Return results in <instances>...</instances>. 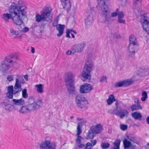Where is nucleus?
<instances>
[{"label":"nucleus","instance_id":"1","mask_svg":"<svg viewBox=\"0 0 149 149\" xmlns=\"http://www.w3.org/2000/svg\"><path fill=\"white\" fill-rule=\"evenodd\" d=\"M26 9L25 6H17L16 3L13 2L8 9L9 13L3 14L1 18L6 23L9 22L11 19L15 24L20 26L24 23V19H27Z\"/></svg>","mask_w":149,"mask_h":149},{"label":"nucleus","instance_id":"2","mask_svg":"<svg viewBox=\"0 0 149 149\" xmlns=\"http://www.w3.org/2000/svg\"><path fill=\"white\" fill-rule=\"evenodd\" d=\"M107 1V0H100L99 2L98 1V4L97 7L100 10H102V17L103 21L105 23L108 24L110 21L111 18L108 10L104 7L106 6V3Z\"/></svg>","mask_w":149,"mask_h":149},{"label":"nucleus","instance_id":"3","mask_svg":"<svg viewBox=\"0 0 149 149\" xmlns=\"http://www.w3.org/2000/svg\"><path fill=\"white\" fill-rule=\"evenodd\" d=\"M93 63L90 59L86 61L85 66L81 74L82 76L84 79H90L91 77V72L92 70Z\"/></svg>","mask_w":149,"mask_h":149},{"label":"nucleus","instance_id":"4","mask_svg":"<svg viewBox=\"0 0 149 149\" xmlns=\"http://www.w3.org/2000/svg\"><path fill=\"white\" fill-rule=\"evenodd\" d=\"M66 76L67 78L65 79V81L67 86L70 93L72 94L75 91L74 83V76L71 72L68 73Z\"/></svg>","mask_w":149,"mask_h":149},{"label":"nucleus","instance_id":"5","mask_svg":"<svg viewBox=\"0 0 149 149\" xmlns=\"http://www.w3.org/2000/svg\"><path fill=\"white\" fill-rule=\"evenodd\" d=\"M51 12V10H49V8L48 7H46L40 15L39 14L36 15V21L39 22L42 20L46 19L47 18H48V19L46 21L48 22H51V20L49 18Z\"/></svg>","mask_w":149,"mask_h":149},{"label":"nucleus","instance_id":"6","mask_svg":"<svg viewBox=\"0 0 149 149\" xmlns=\"http://www.w3.org/2000/svg\"><path fill=\"white\" fill-rule=\"evenodd\" d=\"M40 148L42 149H55L56 145L54 143L51 141V138L46 137L45 140L42 141L39 145Z\"/></svg>","mask_w":149,"mask_h":149},{"label":"nucleus","instance_id":"7","mask_svg":"<svg viewBox=\"0 0 149 149\" xmlns=\"http://www.w3.org/2000/svg\"><path fill=\"white\" fill-rule=\"evenodd\" d=\"M16 77L15 83L14 88L13 87L14 94L19 93L21 91L22 88L21 84H23L24 83V80L22 76L17 74Z\"/></svg>","mask_w":149,"mask_h":149},{"label":"nucleus","instance_id":"8","mask_svg":"<svg viewBox=\"0 0 149 149\" xmlns=\"http://www.w3.org/2000/svg\"><path fill=\"white\" fill-rule=\"evenodd\" d=\"M76 102L77 106L81 108L87 107L88 103L86 99L80 95H78L76 97Z\"/></svg>","mask_w":149,"mask_h":149},{"label":"nucleus","instance_id":"9","mask_svg":"<svg viewBox=\"0 0 149 149\" xmlns=\"http://www.w3.org/2000/svg\"><path fill=\"white\" fill-rule=\"evenodd\" d=\"M95 13L94 10L91 8L87 11L86 16V18L85 19V23L87 26L90 25L93 21V14Z\"/></svg>","mask_w":149,"mask_h":149},{"label":"nucleus","instance_id":"10","mask_svg":"<svg viewBox=\"0 0 149 149\" xmlns=\"http://www.w3.org/2000/svg\"><path fill=\"white\" fill-rule=\"evenodd\" d=\"M12 56H7L4 63L2 64L0 70L2 71L3 73H6V71L12 67V65L8 64V63H11L12 62L11 59Z\"/></svg>","mask_w":149,"mask_h":149},{"label":"nucleus","instance_id":"11","mask_svg":"<svg viewBox=\"0 0 149 149\" xmlns=\"http://www.w3.org/2000/svg\"><path fill=\"white\" fill-rule=\"evenodd\" d=\"M80 89V93H89L93 89V86L90 84L86 83L81 85Z\"/></svg>","mask_w":149,"mask_h":149},{"label":"nucleus","instance_id":"12","mask_svg":"<svg viewBox=\"0 0 149 149\" xmlns=\"http://www.w3.org/2000/svg\"><path fill=\"white\" fill-rule=\"evenodd\" d=\"M86 46V43L83 42L77 45H74L72 48V50L74 53H81L84 49Z\"/></svg>","mask_w":149,"mask_h":149},{"label":"nucleus","instance_id":"13","mask_svg":"<svg viewBox=\"0 0 149 149\" xmlns=\"http://www.w3.org/2000/svg\"><path fill=\"white\" fill-rule=\"evenodd\" d=\"M148 17L146 15H143L141 16V21L143 28L145 30V29H148L147 28L148 26V24L149 22L147 20Z\"/></svg>","mask_w":149,"mask_h":149},{"label":"nucleus","instance_id":"14","mask_svg":"<svg viewBox=\"0 0 149 149\" xmlns=\"http://www.w3.org/2000/svg\"><path fill=\"white\" fill-rule=\"evenodd\" d=\"M115 114L119 116L120 118H123L127 116L128 112L126 110L122 109L120 111H117V112H114Z\"/></svg>","mask_w":149,"mask_h":149},{"label":"nucleus","instance_id":"15","mask_svg":"<svg viewBox=\"0 0 149 149\" xmlns=\"http://www.w3.org/2000/svg\"><path fill=\"white\" fill-rule=\"evenodd\" d=\"M91 129L93 131V133L95 134H98L101 132L103 128L102 126L100 124H99L92 126Z\"/></svg>","mask_w":149,"mask_h":149},{"label":"nucleus","instance_id":"16","mask_svg":"<svg viewBox=\"0 0 149 149\" xmlns=\"http://www.w3.org/2000/svg\"><path fill=\"white\" fill-rule=\"evenodd\" d=\"M65 25L63 24H57L56 29L59 33L57 34V36L60 37L63 35V33L64 29L65 28Z\"/></svg>","mask_w":149,"mask_h":149},{"label":"nucleus","instance_id":"17","mask_svg":"<svg viewBox=\"0 0 149 149\" xmlns=\"http://www.w3.org/2000/svg\"><path fill=\"white\" fill-rule=\"evenodd\" d=\"M139 44H129L128 46V49L130 53L133 54L136 52L139 49Z\"/></svg>","mask_w":149,"mask_h":149},{"label":"nucleus","instance_id":"18","mask_svg":"<svg viewBox=\"0 0 149 149\" xmlns=\"http://www.w3.org/2000/svg\"><path fill=\"white\" fill-rule=\"evenodd\" d=\"M63 8L65 10L69 9L71 7L70 0H61Z\"/></svg>","mask_w":149,"mask_h":149},{"label":"nucleus","instance_id":"19","mask_svg":"<svg viewBox=\"0 0 149 149\" xmlns=\"http://www.w3.org/2000/svg\"><path fill=\"white\" fill-rule=\"evenodd\" d=\"M8 92L6 96L9 98L12 99L13 97V86H10L7 88Z\"/></svg>","mask_w":149,"mask_h":149},{"label":"nucleus","instance_id":"20","mask_svg":"<svg viewBox=\"0 0 149 149\" xmlns=\"http://www.w3.org/2000/svg\"><path fill=\"white\" fill-rule=\"evenodd\" d=\"M133 9L134 12L136 15H138L141 12V5H133Z\"/></svg>","mask_w":149,"mask_h":149},{"label":"nucleus","instance_id":"21","mask_svg":"<svg viewBox=\"0 0 149 149\" xmlns=\"http://www.w3.org/2000/svg\"><path fill=\"white\" fill-rule=\"evenodd\" d=\"M35 87L37 92L39 93H42L44 92V85L42 84H36Z\"/></svg>","mask_w":149,"mask_h":149},{"label":"nucleus","instance_id":"22","mask_svg":"<svg viewBox=\"0 0 149 149\" xmlns=\"http://www.w3.org/2000/svg\"><path fill=\"white\" fill-rule=\"evenodd\" d=\"M14 104L17 105H22L24 103V100L23 98L18 100L13 99L12 100Z\"/></svg>","mask_w":149,"mask_h":149},{"label":"nucleus","instance_id":"23","mask_svg":"<svg viewBox=\"0 0 149 149\" xmlns=\"http://www.w3.org/2000/svg\"><path fill=\"white\" fill-rule=\"evenodd\" d=\"M10 35L12 36L15 35V38H20L21 36V35H19V33L18 31H15L14 29L11 28L10 29Z\"/></svg>","mask_w":149,"mask_h":149},{"label":"nucleus","instance_id":"24","mask_svg":"<svg viewBox=\"0 0 149 149\" xmlns=\"http://www.w3.org/2000/svg\"><path fill=\"white\" fill-rule=\"evenodd\" d=\"M131 109L132 111H134L139 109H142V107L140 104L139 103L137 100L136 104L132 105L131 107Z\"/></svg>","mask_w":149,"mask_h":149},{"label":"nucleus","instance_id":"25","mask_svg":"<svg viewBox=\"0 0 149 149\" xmlns=\"http://www.w3.org/2000/svg\"><path fill=\"white\" fill-rule=\"evenodd\" d=\"M129 41L130 44H139L136 37L134 35H133L130 36Z\"/></svg>","mask_w":149,"mask_h":149},{"label":"nucleus","instance_id":"26","mask_svg":"<svg viewBox=\"0 0 149 149\" xmlns=\"http://www.w3.org/2000/svg\"><path fill=\"white\" fill-rule=\"evenodd\" d=\"M77 119L78 121V125L82 127L83 125L86 124V121L85 119L78 117L77 118Z\"/></svg>","mask_w":149,"mask_h":149},{"label":"nucleus","instance_id":"27","mask_svg":"<svg viewBox=\"0 0 149 149\" xmlns=\"http://www.w3.org/2000/svg\"><path fill=\"white\" fill-rule=\"evenodd\" d=\"M83 139L82 138L79 136H77V138L76 140V142L79 148H84L85 145L81 143V140Z\"/></svg>","mask_w":149,"mask_h":149},{"label":"nucleus","instance_id":"28","mask_svg":"<svg viewBox=\"0 0 149 149\" xmlns=\"http://www.w3.org/2000/svg\"><path fill=\"white\" fill-rule=\"evenodd\" d=\"M123 142L125 149L130 147L132 145L131 142L128 141L126 139H125L123 140Z\"/></svg>","mask_w":149,"mask_h":149},{"label":"nucleus","instance_id":"29","mask_svg":"<svg viewBox=\"0 0 149 149\" xmlns=\"http://www.w3.org/2000/svg\"><path fill=\"white\" fill-rule=\"evenodd\" d=\"M115 101V99L114 95L111 94L109 96L108 99L107 100V102L108 105L111 104L113 102Z\"/></svg>","mask_w":149,"mask_h":149},{"label":"nucleus","instance_id":"30","mask_svg":"<svg viewBox=\"0 0 149 149\" xmlns=\"http://www.w3.org/2000/svg\"><path fill=\"white\" fill-rule=\"evenodd\" d=\"M92 144L90 143H86V146H85V149H88L92 147H93L96 143L97 141L96 140H94L92 141Z\"/></svg>","mask_w":149,"mask_h":149},{"label":"nucleus","instance_id":"31","mask_svg":"<svg viewBox=\"0 0 149 149\" xmlns=\"http://www.w3.org/2000/svg\"><path fill=\"white\" fill-rule=\"evenodd\" d=\"M132 117L136 120H141L142 115L141 113L137 112H134L132 113Z\"/></svg>","mask_w":149,"mask_h":149},{"label":"nucleus","instance_id":"32","mask_svg":"<svg viewBox=\"0 0 149 149\" xmlns=\"http://www.w3.org/2000/svg\"><path fill=\"white\" fill-rule=\"evenodd\" d=\"M120 141L119 139H117L113 143V147L111 149H119V146Z\"/></svg>","mask_w":149,"mask_h":149},{"label":"nucleus","instance_id":"33","mask_svg":"<svg viewBox=\"0 0 149 149\" xmlns=\"http://www.w3.org/2000/svg\"><path fill=\"white\" fill-rule=\"evenodd\" d=\"M19 111L21 113H27L30 112L27 105L22 107Z\"/></svg>","mask_w":149,"mask_h":149},{"label":"nucleus","instance_id":"34","mask_svg":"<svg viewBox=\"0 0 149 149\" xmlns=\"http://www.w3.org/2000/svg\"><path fill=\"white\" fill-rule=\"evenodd\" d=\"M124 86L131 84L134 81L132 79L125 80L123 81Z\"/></svg>","mask_w":149,"mask_h":149},{"label":"nucleus","instance_id":"35","mask_svg":"<svg viewBox=\"0 0 149 149\" xmlns=\"http://www.w3.org/2000/svg\"><path fill=\"white\" fill-rule=\"evenodd\" d=\"M142 96L141 99L143 102L145 101L148 98V95L147 92L145 91H143L142 93Z\"/></svg>","mask_w":149,"mask_h":149},{"label":"nucleus","instance_id":"36","mask_svg":"<svg viewBox=\"0 0 149 149\" xmlns=\"http://www.w3.org/2000/svg\"><path fill=\"white\" fill-rule=\"evenodd\" d=\"M95 134L93 133V131L91 129L88 133V137L90 139H93L94 137Z\"/></svg>","mask_w":149,"mask_h":149},{"label":"nucleus","instance_id":"37","mask_svg":"<svg viewBox=\"0 0 149 149\" xmlns=\"http://www.w3.org/2000/svg\"><path fill=\"white\" fill-rule=\"evenodd\" d=\"M36 103V104L38 108L42 106L43 104V102L42 100H41L38 99L35 101Z\"/></svg>","mask_w":149,"mask_h":149},{"label":"nucleus","instance_id":"38","mask_svg":"<svg viewBox=\"0 0 149 149\" xmlns=\"http://www.w3.org/2000/svg\"><path fill=\"white\" fill-rule=\"evenodd\" d=\"M116 108L113 111L112 109H110L109 110L108 112L110 113H114L115 114V113L114 112H117V111L118 109V103L117 102H116Z\"/></svg>","mask_w":149,"mask_h":149},{"label":"nucleus","instance_id":"39","mask_svg":"<svg viewBox=\"0 0 149 149\" xmlns=\"http://www.w3.org/2000/svg\"><path fill=\"white\" fill-rule=\"evenodd\" d=\"M22 97L24 98H26L28 97V95L27 93V90L26 89H24L22 91Z\"/></svg>","mask_w":149,"mask_h":149},{"label":"nucleus","instance_id":"40","mask_svg":"<svg viewBox=\"0 0 149 149\" xmlns=\"http://www.w3.org/2000/svg\"><path fill=\"white\" fill-rule=\"evenodd\" d=\"M115 86L116 87H119L124 86L123 81H119L116 83L115 85Z\"/></svg>","mask_w":149,"mask_h":149},{"label":"nucleus","instance_id":"41","mask_svg":"<svg viewBox=\"0 0 149 149\" xmlns=\"http://www.w3.org/2000/svg\"><path fill=\"white\" fill-rule=\"evenodd\" d=\"M99 81L101 82H107V77L104 76H102L100 78Z\"/></svg>","mask_w":149,"mask_h":149},{"label":"nucleus","instance_id":"42","mask_svg":"<svg viewBox=\"0 0 149 149\" xmlns=\"http://www.w3.org/2000/svg\"><path fill=\"white\" fill-rule=\"evenodd\" d=\"M109 146L110 144L107 143H102L101 144V147L104 149L108 148L109 147Z\"/></svg>","mask_w":149,"mask_h":149},{"label":"nucleus","instance_id":"43","mask_svg":"<svg viewBox=\"0 0 149 149\" xmlns=\"http://www.w3.org/2000/svg\"><path fill=\"white\" fill-rule=\"evenodd\" d=\"M82 128L81 126L77 125V136H79V135L82 132V130L81 128Z\"/></svg>","mask_w":149,"mask_h":149},{"label":"nucleus","instance_id":"44","mask_svg":"<svg viewBox=\"0 0 149 149\" xmlns=\"http://www.w3.org/2000/svg\"><path fill=\"white\" fill-rule=\"evenodd\" d=\"M7 80L9 82L11 81L14 80V77L13 75H9L7 77Z\"/></svg>","mask_w":149,"mask_h":149},{"label":"nucleus","instance_id":"45","mask_svg":"<svg viewBox=\"0 0 149 149\" xmlns=\"http://www.w3.org/2000/svg\"><path fill=\"white\" fill-rule=\"evenodd\" d=\"M141 0H134L133 5H141Z\"/></svg>","mask_w":149,"mask_h":149},{"label":"nucleus","instance_id":"46","mask_svg":"<svg viewBox=\"0 0 149 149\" xmlns=\"http://www.w3.org/2000/svg\"><path fill=\"white\" fill-rule=\"evenodd\" d=\"M120 127L122 130L124 131L127 129V126L126 125L121 124L120 125Z\"/></svg>","mask_w":149,"mask_h":149},{"label":"nucleus","instance_id":"47","mask_svg":"<svg viewBox=\"0 0 149 149\" xmlns=\"http://www.w3.org/2000/svg\"><path fill=\"white\" fill-rule=\"evenodd\" d=\"M118 18H123L124 16V15L123 12L120 11L118 13Z\"/></svg>","mask_w":149,"mask_h":149},{"label":"nucleus","instance_id":"48","mask_svg":"<svg viewBox=\"0 0 149 149\" xmlns=\"http://www.w3.org/2000/svg\"><path fill=\"white\" fill-rule=\"evenodd\" d=\"M118 22L119 23L125 24V20L123 19V18H118Z\"/></svg>","mask_w":149,"mask_h":149},{"label":"nucleus","instance_id":"49","mask_svg":"<svg viewBox=\"0 0 149 149\" xmlns=\"http://www.w3.org/2000/svg\"><path fill=\"white\" fill-rule=\"evenodd\" d=\"M32 107L34 109V110L35 109H38V107L37 106L36 104V102H34L33 103L31 104Z\"/></svg>","mask_w":149,"mask_h":149},{"label":"nucleus","instance_id":"50","mask_svg":"<svg viewBox=\"0 0 149 149\" xmlns=\"http://www.w3.org/2000/svg\"><path fill=\"white\" fill-rule=\"evenodd\" d=\"M27 106L28 107V109H29V111L30 112L32 110H34L31 104H28L27 105Z\"/></svg>","mask_w":149,"mask_h":149},{"label":"nucleus","instance_id":"51","mask_svg":"<svg viewBox=\"0 0 149 149\" xmlns=\"http://www.w3.org/2000/svg\"><path fill=\"white\" fill-rule=\"evenodd\" d=\"M29 30V29L28 27H25L22 29V31L24 33L28 32Z\"/></svg>","mask_w":149,"mask_h":149},{"label":"nucleus","instance_id":"52","mask_svg":"<svg viewBox=\"0 0 149 149\" xmlns=\"http://www.w3.org/2000/svg\"><path fill=\"white\" fill-rule=\"evenodd\" d=\"M127 138L130 141H133V139L131 135H128L126 136Z\"/></svg>","mask_w":149,"mask_h":149},{"label":"nucleus","instance_id":"53","mask_svg":"<svg viewBox=\"0 0 149 149\" xmlns=\"http://www.w3.org/2000/svg\"><path fill=\"white\" fill-rule=\"evenodd\" d=\"M118 14L116 12L112 13L111 14V16L112 17H115L118 15Z\"/></svg>","mask_w":149,"mask_h":149},{"label":"nucleus","instance_id":"54","mask_svg":"<svg viewBox=\"0 0 149 149\" xmlns=\"http://www.w3.org/2000/svg\"><path fill=\"white\" fill-rule=\"evenodd\" d=\"M19 55L18 52H16L11 53L10 56H17Z\"/></svg>","mask_w":149,"mask_h":149},{"label":"nucleus","instance_id":"55","mask_svg":"<svg viewBox=\"0 0 149 149\" xmlns=\"http://www.w3.org/2000/svg\"><path fill=\"white\" fill-rule=\"evenodd\" d=\"M9 104L5 102H3L2 103V106L4 108L6 107L7 105H8Z\"/></svg>","mask_w":149,"mask_h":149},{"label":"nucleus","instance_id":"56","mask_svg":"<svg viewBox=\"0 0 149 149\" xmlns=\"http://www.w3.org/2000/svg\"><path fill=\"white\" fill-rule=\"evenodd\" d=\"M66 37L68 38H70V32H69L68 31H66Z\"/></svg>","mask_w":149,"mask_h":149},{"label":"nucleus","instance_id":"57","mask_svg":"<svg viewBox=\"0 0 149 149\" xmlns=\"http://www.w3.org/2000/svg\"><path fill=\"white\" fill-rule=\"evenodd\" d=\"M121 4L122 5H125L126 2V0H121Z\"/></svg>","mask_w":149,"mask_h":149},{"label":"nucleus","instance_id":"58","mask_svg":"<svg viewBox=\"0 0 149 149\" xmlns=\"http://www.w3.org/2000/svg\"><path fill=\"white\" fill-rule=\"evenodd\" d=\"M72 53V52L71 51L69 50L68 51L66 52V55H70Z\"/></svg>","mask_w":149,"mask_h":149},{"label":"nucleus","instance_id":"59","mask_svg":"<svg viewBox=\"0 0 149 149\" xmlns=\"http://www.w3.org/2000/svg\"><path fill=\"white\" fill-rule=\"evenodd\" d=\"M148 26L147 27L148 29L146 30V29H145V30L147 32L148 34L149 35V23L148 24Z\"/></svg>","mask_w":149,"mask_h":149},{"label":"nucleus","instance_id":"60","mask_svg":"<svg viewBox=\"0 0 149 149\" xmlns=\"http://www.w3.org/2000/svg\"><path fill=\"white\" fill-rule=\"evenodd\" d=\"M10 107V105L9 104L7 105L6 107H5L4 108L6 110L9 109V108Z\"/></svg>","mask_w":149,"mask_h":149},{"label":"nucleus","instance_id":"61","mask_svg":"<svg viewBox=\"0 0 149 149\" xmlns=\"http://www.w3.org/2000/svg\"><path fill=\"white\" fill-rule=\"evenodd\" d=\"M145 149H149V143L145 146Z\"/></svg>","mask_w":149,"mask_h":149},{"label":"nucleus","instance_id":"62","mask_svg":"<svg viewBox=\"0 0 149 149\" xmlns=\"http://www.w3.org/2000/svg\"><path fill=\"white\" fill-rule=\"evenodd\" d=\"M24 77L26 81H27L28 80V76L27 75H24Z\"/></svg>","mask_w":149,"mask_h":149},{"label":"nucleus","instance_id":"63","mask_svg":"<svg viewBox=\"0 0 149 149\" xmlns=\"http://www.w3.org/2000/svg\"><path fill=\"white\" fill-rule=\"evenodd\" d=\"M31 52L33 53H35V49L33 47H31Z\"/></svg>","mask_w":149,"mask_h":149},{"label":"nucleus","instance_id":"64","mask_svg":"<svg viewBox=\"0 0 149 149\" xmlns=\"http://www.w3.org/2000/svg\"><path fill=\"white\" fill-rule=\"evenodd\" d=\"M66 31H68L69 32H70V33L71 32H73L74 30H73L72 29H68Z\"/></svg>","mask_w":149,"mask_h":149}]
</instances>
